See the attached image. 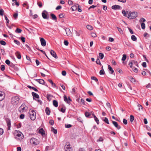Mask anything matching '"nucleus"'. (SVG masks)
<instances>
[{
  "label": "nucleus",
  "mask_w": 151,
  "mask_h": 151,
  "mask_svg": "<svg viewBox=\"0 0 151 151\" xmlns=\"http://www.w3.org/2000/svg\"><path fill=\"white\" fill-rule=\"evenodd\" d=\"M37 5L40 7H41L42 6V3L41 2H37Z\"/></svg>",
  "instance_id": "6e6d98bb"
},
{
  "label": "nucleus",
  "mask_w": 151,
  "mask_h": 151,
  "mask_svg": "<svg viewBox=\"0 0 151 151\" xmlns=\"http://www.w3.org/2000/svg\"><path fill=\"white\" fill-rule=\"evenodd\" d=\"M51 131L53 132L55 134H56L57 133V129H55L53 127H51Z\"/></svg>",
  "instance_id": "a878e982"
},
{
  "label": "nucleus",
  "mask_w": 151,
  "mask_h": 151,
  "mask_svg": "<svg viewBox=\"0 0 151 151\" xmlns=\"http://www.w3.org/2000/svg\"><path fill=\"white\" fill-rule=\"evenodd\" d=\"M53 104L54 106L57 107L58 106V102L56 100H54L53 101Z\"/></svg>",
  "instance_id": "5701e85b"
},
{
  "label": "nucleus",
  "mask_w": 151,
  "mask_h": 151,
  "mask_svg": "<svg viewBox=\"0 0 151 151\" xmlns=\"http://www.w3.org/2000/svg\"><path fill=\"white\" fill-rule=\"evenodd\" d=\"M4 11L3 9H1L0 10V15L3 16V13Z\"/></svg>",
  "instance_id": "4d7b16f0"
},
{
  "label": "nucleus",
  "mask_w": 151,
  "mask_h": 151,
  "mask_svg": "<svg viewBox=\"0 0 151 151\" xmlns=\"http://www.w3.org/2000/svg\"><path fill=\"white\" fill-rule=\"evenodd\" d=\"M112 123L114 126L118 129H119L121 128V126L118 125V123L114 121H112Z\"/></svg>",
  "instance_id": "1a4fd4ad"
},
{
  "label": "nucleus",
  "mask_w": 151,
  "mask_h": 151,
  "mask_svg": "<svg viewBox=\"0 0 151 151\" xmlns=\"http://www.w3.org/2000/svg\"><path fill=\"white\" fill-rule=\"evenodd\" d=\"M65 151H72L73 149L70 144L69 142H67L65 144Z\"/></svg>",
  "instance_id": "20e7f679"
},
{
  "label": "nucleus",
  "mask_w": 151,
  "mask_h": 151,
  "mask_svg": "<svg viewBox=\"0 0 151 151\" xmlns=\"http://www.w3.org/2000/svg\"><path fill=\"white\" fill-rule=\"evenodd\" d=\"M132 70L134 71V72L135 73H137L138 71V69L135 67L133 68H132Z\"/></svg>",
  "instance_id": "052dcab7"
},
{
  "label": "nucleus",
  "mask_w": 151,
  "mask_h": 151,
  "mask_svg": "<svg viewBox=\"0 0 151 151\" xmlns=\"http://www.w3.org/2000/svg\"><path fill=\"white\" fill-rule=\"evenodd\" d=\"M133 63L135 65L138 67V65L137 63V61L133 60L132 61Z\"/></svg>",
  "instance_id": "c03bdc74"
},
{
  "label": "nucleus",
  "mask_w": 151,
  "mask_h": 151,
  "mask_svg": "<svg viewBox=\"0 0 151 151\" xmlns=\"http://www.w3.org/2000/svg\"><path fill=\"white\" fill-rule=\"evenodd\" d=\"M41 45L42 46H45L46 45V42L43 38H41L40 39Z\"/></svg>",
  "instance_id": "9d476101"
},
{
  "label": "nucleus",
  "mask_w": 151,
  "mask_h": 151,
  "mask_svg": "<svg viewBox=\"0 0 151 151\" xmlns=\"http://www.w3.org/2000/svg\"><path fill=\"white\" fill-rule=\"evenodd\" d=\"M94 120L95 122H96L98 124L99 123V122L98 119L97 117H96V118L94 119Z\"/></svg>",
  "instance_id": "3c124183"
},
{
  "label": "nucleus",
  "mask_w": 151,
  "mask_h": 151,
  "mask_svg": "<svg viewBox=\"0 0 151 151\" xmlns=\"http://www.w3.org/2000/svg\"><path fill=\"white\" fill-rule=\"evenodd\" d=\"M24 114H21L20 115V116L19 117L20 118V119H23L24 118Z\"/></svg>",
  "instance_id": "774afa93"
},
{
  "label": "nucleus",
  "mask_w": 151,
  "mask_h": 151,
  "mask_svg": "<svg viewBox=\"0 0 151 151\" xmlns=\"http://www.w3.org/2000/svg\"><path fill=\"white\" fill-rule=\"evenodd\" d=\"M15 55L17 58L18 59H20L21 58V55L20 54V52H19L17 51L15 53Z\"/></svg>",
  "instance_id": "aec40b11"
},
{
  "label": "nucleus",
  "mask_w": 151,
  "mask_h": 151,
  "mask_svg": "<svg viewBox=\"0 0 151 151\" xmlns=\"http://www.w3.org/2000/svg\"><path fill=\"white\" fill-rule=\"evenodd\" d=\"M105 73L104 70H101L99 72V74L100 75H104Z\"/></svg>",
  "instance_id": "8fccbe9b"
},
{
  "label": "nucleus",
  "mask_w": 151,
  "mask_h": 151,
  "mask_svg": "<svg viewBox=\"0 0 151 151\" xmlns=\"http://www.w3.org/2000/svg\"><path fill=\"white\" fill-rule=\"evenodd\" d=\"M134 116L132 115H130V121L132 122L133 121H134Z\"/></svg>",
  "instance_id": "2f4dec72"
},
{
  "label": "nucleus",
  "mask_w": 151,
  "mask_h": 151,
  "mask_svg": "<svg viewBox=\"0 0 151 151\" xmlns=\"http://www.w3.org/2000/svg\"><path fill=\"white\" fill-rule=\"evenodd\" d=\"M91 79L92 80H95L96 82L98 81V79L95 77L92 76L91 77Z\"/></svg>",
  "instance_id": "de8ad7c7"
},
{
  "label": "nucleus",
  "mask_w": 151,
  "mask_h": 151,
  "mask_svg": "<svg viewBox=\"0 0 151 151\" xmlns=\"http://www.w3.org/2000/svg\"><path fill=\"white\" fill-rule=\"evenodd\" d=\"M18 16V14L17 13H15L13 15V17L15 19L17 18Z\"/></svg>",
  "instance_id": "13d9d810"
},
{
  "label": "nucleus",
  "mask_w": 151,
  "mask_h": 151,
  "mask_svg": "<svg viewBox=\"0 0 151 151\" xmlns=\"http://www.w3.org/2000/svg\"><path fill=\"white\" fill-rule=\"evenodd\" d=\"M71 127H72L71 125L70 124L65 125V127L67 128H70Z\"/></svg>",
  "instance_id": "603ef678"
},
{
  "label": "nucleus",
  "mask_w": 151,
  "mask_h": 151,
  "mask_svg": "<svg viewBox=\"0 0 151 151\" xmlns=\"http://www.w3.org/2000/svg\"><path fill=\"white\" fill-rule=\"evenodd\" d=\"M29 113L31 120H35L36 119V114L34 110H30L29 111Z\"/></svg>",
  "instance_id": "f03ea898"
},
{
  "label": "nucleus",
  "mask_w": 151,
  "mask_h": 151,
  "mask_svg": "<svg viewBox=\"0 0 151 151\" xmlns=\"http://www.w3.org/2000/svg\"><path fill=\"white\" fill-rule=\"evenodd\" d=\"M64 44L66 46H68V42L67 40H65L64 42Z\"/></svg>",
  "instance_id": "bf43d9fd"
},
{
  "label": "nucleus",
  "mask_w": 151,
  "mask_h": 151,
  "mask_svg": "<svg viewBox=\"0 0 151 151\" xmlns=\"http://www.w3.org/2000/svg\"><path fill=\"white\" fill-rule=\"evenodd\" d=\"M78 5V4H76L72 6L71 7V9H72V11H76L77 9Z\"/></svg>",
  "instance_id": "a211bd4d"
},
{
  "label": "nucleus",
  "mask_w": 151,
  "mask_h": 151,
  "mask_svg": "<svg viewBox=\"0 0 151 151\" xmlns=\"http://www.w3.org/2000/svg\"><path fill=\"white\" fill-rule=\"evenodd\" d=\"M96 63L97 64L100 65H101L100 61L99 58H97L96 61Z\"/></svg>",
  "instance_id": "37998d69"
},
{
  "label": "nucleus",
  "mask_w": 151,
  "mask_h": 151,
  "mask_svg": "<svg viewBox=\"0 0 151 151\" xmlns=\"http://www.w3.org/2000/svg\"><path fill=\"white\" fill-rule=\"evenodd\" d=\"M1 70L2 71H4L5 70V66L4 65H2L1 66Z\"/></svg>",
  "instance_id": "864d4df0"
},
{
  "label": "nucleus",
  "mask_w": 151,
  "mask_h": 151,
  "mask_svg": "<svg viewBox=\"0 0 151 151\" xmlns=\"http://www.w3.org/2000/svg\"><path fill=\"white\" fill-rule=\"evenodd\" d=\"M49 123L50 125H52L54 124V121L53 120L51 119L49 120Z\"/></svg>",
  "instance_id": "e433bc0d"
},
{
  "label": "nucleus",
  "mask_w": 151,
  "mask_h": 151,
  "mask_svg": "<svg viewBox=\"0 0 151 151\" xmlns=\"http://www.w3.org/2000/svg\"><path fill=\"white\" fill-rule=\"evenodd\" d=\"M64 100L65 102H67V103H70V101H69L67 96L65 95L64 96Z\"/></svg>",
  "instance_id": "cd10ccee"
},
{
  "label": "nucleus",
  "mask_w": 151,
  "mask_h": 151,
  "mask_svg": "<svg viewBox=\"0 0 151 151\" xmlns=\"http://www.w3.org/2000/svg\"><path fill=\"white\" fill-rule=\"evenodd\" d=\"M87 28L89 30H92L93 29V27L90 25H87L86 26Z\"/></svg>",
  "instance_id": "72a5a7b5"
},
{
  "label": "nucleus",
  "mask_w": 151,
  "mask_h": 151,
  "mask_svg": "<svg viewBox=\"0 0 151 151\" xmlns=\"http://www.w3.org/2000/svg\"><path fill=\"white\" fill-rule=\"evenodd\" d=\"M146 21L145 19L143 18H142L141 19L139 20V22H145Z\"/></svg>",
  "instance_id": "69168bd1"
},
{
  "label": "nucleus",
  "mask_w": 151,
  "mask_h": 151,
  "mask_svg": "<svg viewBox=\"0 0 151 151\" xmlns=\"http://www.w3.org/2000/svg\"><path fill=\"white\" fill-rule=\"evenodd\" d=\"M79 103L81 104L82 105H85V101L83 99H81V101L80 102H79Z\"/></svg>",
  "instance_id": "7c9ffc66"
},
{
  "label": "nucleus",
  "mask_w": 151,
  "mask_h": 151,
  "mask_svg": "<svg viewBox=\"0 0 151 151\" xmlns=\"http://www.w3.org/2000/svg\"><path fill=\"white\" fill-rule=\"evenodd\" d=\"M36 81L37 82H39L40 84H43L45 83V81L43 79H36Z\"/></svg>",
  "instance_id": "412c9836"
},
{
  "label": "nucleus",
  "mask_w": 151,
  "mask_h": 151,
  "mask_svg": "<svg viewBox=\"0 0 151 151\" xmlns=\"http://www.w3.org/2000/svg\"><path fill=\"white\" fill-rule=\"evenodd\" d=\"M48 81L49 82V83H50V84L51 85L52 87L53 88H55L56 87V84L53 82L51 80H48Z\"/></svg>",
  "instance_id": "2eb2a0df"
},
{
  "label": "nucleus",
  "mask_w": 151,
  "mask_h": 151,
  "mask_svg": "<svg viewBox=\"0 0 151 151\" xmlns=\"http://www.w3.org/2000/svg\"><path fill=\"white\" fill-rule=\"evenodd\" d=\"M30 142L31 143L35 145H37L39 143V141L37 139L34 137L31 138Z\"/></svg>",
  "instance_id": "39448f33"
},
{
  "label": "nucleus",
  "mask_w": 151,
  "mask_h": 151,
  "mask_svg": "<svg viewBox=\"0 0 151 151\" xmlns=\"http://www.w3.org/2000/svg\"><path fill=\"white\" fill-rule=\"evenodd\" d=\"M47 13V12L46 10H44L43 11L42 13V16L43 18L45 19L47 18V15L46 13Z\"/></svg>",
  "instance_id": "f8f14e48"
},
{
  "label": "nucleus",
  "mask_w": 151,
  "mask_h": 151,
  "mask_svg": "<svg viewBox=\"0 0 151 151\" xmlns=\"http://www.w3.org/2000/svg\"><path fill=\"white\" fill-rule=\"evenodd\" d=\"M141 27L142 29H144L145 27V24L144 23H142L141 24Z\"/></svg>",
  "instance_id": "58836bf2"
},
{
  "label": "nucleus",
  "mask_w": 151,
  "mask_h": 151,
  "mask_svg": "<svg viewBox=\"0 0 151 151\" xmlns=\"http://www.w3.org/2000/svg\"><path fill=\"white\" fill-rule=\"evenodd\" d=\"M6 121L7 124V129L8 130H9L10 129L11 126L10 120L9 118H6Z\"/></svg>",
  "instance_id": "0eeeda50"
},
{
  "label": "nucleus",
  "mask_w": 151,
  "mask_h": 151,
  "mask_svg": "<svg viewBox=\"0 0 151 151\" xmlns=\"http://www.w3.org/2000/svg\"><path fill=\"white\" fill-rule=\"evenodd\" d=\"M64 14H60L59 15V17L60 18H62L64 16Z\"/></svg>",
  "instance_id": "680f3d73"
},
{
  "label": "nucleus",
  "mask_w": 151,
  "mask_h": 151,
  "mask_svg": "<svg viewBox=\"0 0 151 151\" xmlns=\"http://www.w3.org/2000/svg\"><path fill=\"white\" fill-rule=\"evenodd\" d=\"M25 104H22L21 106L19 108V111L21 112V108L23 107H25Z\"/></svg>",
  "instance_id": "a18cd8bd"
},
{
  "label": "nucleus",
  "mask_w": 151,
  "mask_h": 151,
  "mask_svg": "<svg viewBox=\"0 0 151 151\" xmlns=\"http://www.w3.org/2000/svg\"><path fill=\"white\" fill-rule=\"evenodd\" d=\"M108 68L109 70L111 71L110 73L112 74L114 72V70H113L112 68L109 65H108Z\"/></svg>",
  "instance_id": "b1692460"
},
{
  "label": "nucleus",
  "mask_w": 151,
  "mask_h": 151,
  "mask_svg": "<svg viewBox=\"0 0 151 151\" xmlns=\"http://www.w3.org/2000/svg\"><path fill=\"white\" fill-rule=\"evenodd\" d=\"M75 33L76 36H79L80 35V34L82 32L81 31H79V32L75 30Z\"/></svg>",
  "instance_id": "473e14b6"
},
{
  "label": "nucleus",
  "mask_w": 151,
  "mask_h": 151,
  "mask_svg": "<svg viewBox=\"0 0 151 151\" xmlns=\"http://www.w3.org/2000/svg\"><path fill=\"white\" fill-rule=\"evenodd\" d=\"M102 120H103L106 123L108 124H109V120L107 118L103 117L102 118Z\"/></svg>",
  "instance_id": "4be33fe9"
},
{
  "label": "nucleus",
  "mask_w": 151,
  "mask_h": 151,
  "mask_svg": "<svg viewBox=\"0 0 151 151\" xmlns=\"http://www.w3.org/2000/svg\"><path fill=\"white\" fill-rule=\"evenodd\" d=\"M131 39L133 41H136L137 40V37L134 35H132Z\"/></svg>",
  "instance_id": "c85d7f7f"
},
{
  "label": "nucleus",
  "mask_w": 151,
  "mask_h": 151,
  "mask_svg": "<svg viewBox=\"0 0 151 151\" xmlns=\"http://www.w3.org/2000/svg\"><path fill=\"white\" fill-rule=\"evenodd\" d=\"M27 87L29 88H30V89L31 88L32 89H33L35 91H38L37 89H36V88H35L34 87H32V86H29V85L27 86Z\"/></svg>",
  "instance_id": "393cba45"
},
{
  "label": "nucleus",
  "mask_w": 151,
  "mask_h": 151,
  "mask_svg": "<svg viewBox=\"0 0 151 151\" xmlns=\"http://www.w3.org/2000/svg\"><path fill=\"white\" fill-rule=\"evenodd\" d=\"M85 116L87 117H88L91 115V114L88 112H86L85 113Z\"/></svg>",
  "instance_id": "ea45409f"
},
{
  "label": "nucleus",
  "mask_w": 151,
  "mask_h": 151,
  "mask_svg": "<svg viewBox=\"0 0 151 151\" xmlns=\"http://www.w3.org/2000/svg\"><path fill=\"white\" fill-rule=\"evenodd\" d=\"M123 123L125 125L127 124V120L125 119H124L123 120Z\"/></svg>",
  "instance_id": "e2e57ef3"
},
{
  "label": "nucleus",
  "mask_w": 151,
  "mask_h": 151,
  "mask_svg": "<svg viewBox=\"0 0 151 151\" xmlns=\"http://www.w3.org/2000/svg\"><path fill=\"white\" fill-rule=\"evenodd\" d=\"M65 32L68 36H72V33L70 31V29L68 28H66L65 29Z\"/></svg>",
  "instance_id": "423d86ee"
},
{
  "label": "nucleus",
  "mask_w": 151,
  "mask_h": 151,
  "mask_svg": "<svg viewBox=\"0 0 151 151\" xmlns=\"http://www.w3.org/2000/svg\"><path fill=\"white\" fill-rule=\"evenodd\" d=\"M50 15L52 17V19L55 21H57V17L55 15L53 14H51Z\"/></svg>",
  "instance_id": "6ab92c4d"
},
{
  "label": "nucleus",
  "mask_w": 151,
  "mask_h": 151,
  "mask_svg": "<svg viewBox=\"0 0 151 151\" xmlns=\"http://www.w3.org/2000/svg\"><path fill=\"white\" fill-rule=\"evenodd\" d=\"M4 17L5 20L6 21V25L8 26V23H9V20L8 19L6 16L5 15Z\"/></svg>",
  "instance_id": "a19ab883"
},
{
  "label": "nucleus",
  "mask_w": 151,
  "mask_h": 151,
  "mask_svg": "<svg viewBox=\"0 0 151 151\" xmlns=\"http://www.w3.org/2000/svg\"><path fill=\"white\" fill-rule=\"evenodd\" d=\"M50 54L55 58H58L56 53L53 50H51L50 51Z\"/></svg>",
  "instance_id": "4468645a"
},
{
  "label": "nucleus",
  "mask_w": 151,
  "mask_h": 151,
  "mask_svg": "<svg viewBox=\"0 0 151 151\" xmlns=\"http://www.w3.org/2000/svg\"><path fill=\"white\" fill-rule=\"evenodd\" d=\"M5 63L8 65H9L10 64V62L9 60H6L5 61Z\"/></svg>",
  "instance_id": "5fc2aeb1"
},
{
  "label": "nucleus",
  "mask_w": 151,
  "mask_h": 151,
  "mask_svg": "<svg viewBox=\"0 0 151 151\" xmlns=\"http://www.w3.org/2000/svg\"><path fill=\"white\" fill-rule=\"evenodd\" d=\"M32 94L33 97V99H35V98H36L37 99H38L39 98V96L38 94H37L36 93H35L34 92H32Z\"/></svg>",
  "instance_id": "dca6fc26"
},
{
  "label": "nucleus",
  "mask_w": 151,
  "mask_h": 151,
  "mask_svg": "<svg viewBox=\"0 0 151 151\" xmlns=\"http://www.w3.org/2000/svg\"><path fill=\"white\" fill-rule=\"evenodd\" d=\"M4 132L3 129L0 128V136L2 135Z\"/></svg>",
  "instance_id": "0e129e2a"
},
{
  "label": "nucleus",
  "mask_w": 151,
  "mask_h": 151,
  "mask_svg": "<svg viewBox=\"0 0 151 151\" xmlns=\"http://www.w3.org/2000/svg\"><path fill=\"white\" fill-rule=\"evenodd\" d=\"M14 134L18 137H20L23 134L19 131L15 130L14 132Z\"/></svg>",
  "instance_id": "6e6552de"
},
{
  "label": "nucleus",
  "mask_w": 151,
  "mask_h": 151,
  "mask_svg": "<svg viewBox=\"0 0 151 151\" xmlns=\"http://www.w3.org/2000/svg\"><path fill=\"white\" fill-rule=\"evenodd\" d=\"M91 36L93 37H96V35L95 33L93 32L91 33Z\"/></svg>",
  "instance_id": "49530a36"
},
{
  "label": "nucleus",
  "mask_w": 151,
  "mask_h": 151,
  "mask_svg": "<svg viewBox=\"0 0 151 151\" xmlns=\"http://www.w3.org/2000/svg\"><path fill=\"white\" fill-rule=\"evenodd\" d=\"M122 13L125 17H127L129 19L135 18L137 16V12H130L129 13L128 12L123 10L122 11Z\"/></svg>",
  "instance_id": "f257e3e1"
},
{
  "label": "nucleus",
  "mask_w": 151,
  "mask_h": 151,
  "mask_svg": "<svg viewBox=\"0 0 151 151\" xmlns=\"http://www.w3.org/2000/svg\"><path fill=\"white\" fill-rule=\"evenodd\" d=\"M130 80L132 83H135L136 82L135 79L132 77H130Z\"/></svg>",
  "instance_id": "bb28decb"
},
{
  "label": "nucleus",
  "mask_w": 151,
  "mask_h": 151,
  "mask_svg": "<svg viewBox=\"0 0 151 151\" xmlns=\"http://www.w3.org/2000/svg\"><path fill=\"white\" fill-rule=\"evenodd\" d=\"M116 28H117V29H118V30L119 31L120 33H122L123 32V31L122 30V29H121V28H119V27H116Z\"/></svg>",
  "instance_id": "338daca9"
},
{
  "label": "nucleus",
  "mask_w": 151,
  "mask_h": 151,
  "mask_svg": "<svg viewBox=\"0 0 151 151\" xmlns=\"http://www.w3.org/2000/svg\"><path fill=\"white\" fill-rule=\"evenodd\" d=\"M121 8V6L118 5H115L112 6L111 8L113 9L116 10L117 9H119Z\"/></svg>",
  "instance_id": "f3484780"
},
{
  "label": "nucleus",
  "mask_w": 151,
  "mask_h": 151,
  "mask_svg": "<svg viewBox=\"0 0 151 151\" xmlns=\"http://www.w3.org/2000/svg\"><path fill=\"white\" fill-rule=\"evenodd\" d=\"M60 111H61L63 113H64L65 112V107H62L61 108V110H60Z\"/></svg>",
  "instance_id": "79ce46f5"
},
{
  "label": "nucleus",
  "mask_w": 151,
  "mask_h": 151,
  "mask_svg": "<svg viewBox=\"0 0 151 151\" xmlns=\"http://www.w3.org/2000/svg\"><path fill=\"white\" fill-rule=\"evenodd\" d=\"M99 55L100 57V58L102 59L104 57V55L103 53H99Z\"/></svg>",
  "instance_id": "f704fd0d"
},
{
  "label": "nucleus",
  "mask_w": 151,
  "mask_h": 151,
  "mask_svg": "<svg viewBox=\"0 0 151 151\" xmlns=\"http://www.w3.org/2000/svg\"><path fill=\"white\" fill-rule=\"evenodd\" d=\"M5 96L4 93L0 91V101H2L4 99Z\"/></svg>",
  "instance_id": "9b49d317"
},
{
  "label": "nucleus",
  "mask_w": 151,
  "mask_h": 151,
  "mask_svg": "<svg viewBox=\"0 0 151 151\" xmlns=\"http://www.w3.org/2000/svg\"><path fill=\"white\" fill-rule=\"evenodd\" d=\"M14 42L15 43L17 44V45H19L20 43L18 40H14Z\"/></svg>",
  "instance_id": "09e8293b"
},
{
  "label": "nucleus",
  "mask_w": 151,
  "mask_h": 151,
  "mask_svg": "<svg viewBox=\"0 0 151 151\" xmlns=\"http://www.w3.org/2000/svg\"><path fill=\"white\" fill-rule=\"evenodd\" d=\"M22 30L21 29H19L18 28H17L16 30H15V32L17 33H20Z\"/></svg>",
  "instance_id": "c756f323"
},
{
  "label": "nucleus",
  "mask_w": 151,
  "mask_h": 151,
  "mask_svg": "<svg viewBox=\"0 0 151 151\" xmlns=\"http://www.w3.org/2000/svg\"><path fill=\"white\" fill-rule=\"evenodd\" d=\"M38 132L40 134H41L42 136L44 137L45 135V132L42 128L40 129L39 130Z\"/></svg>",
  "instance_id": "ddd939ff"
},
{
  "label": "nucleus",
  "mask_w": 151,
  "mask_h": 151,
  "mask_svg": "<svg viewBox=\"0 0 151 151\" xmlns=\"http://www.w3.org/2000/svg\"><path fill=\"white\" fill-rule=\"evenodd\" d=\"M127 58L126 55L125 54H124L123 55V57H122V60L123 61H124Z\"/></svg>",
  "instance_id": "c9c22d12"
},
{
  "label": "nucleus",
  "mask_w": 151,
  "mask_h": 151,
  "mask_svg": "<svg viewBox=\"0 0 151 151\" xmlns=\"http://www.w3.org/2000/svg\"><path fill=\"white\" fill-rule=\"evenodd\" d=\"M0 43L2 45H5L6 44V43L3 40L0 41Z\"/></svg>",
  "instance_id": "4c0bfd02"
},
{
  "label": "nucleus",
  "mask_w": 151,
  "mask_h": 151,
  "mask_svg": "<svg viewBox=\"0 0 151 151\" xmlns=\"http://www.w3.org/2000/svg\"><path fill=\"white\" fill-rule=\"evenodd\" d=\"M19 98L17 96L13 97L12 99V103L14 105L18 104L19 103Z\"/></svg>",
  "instance_id": "7ed1b4c3"
}]
</instances>
